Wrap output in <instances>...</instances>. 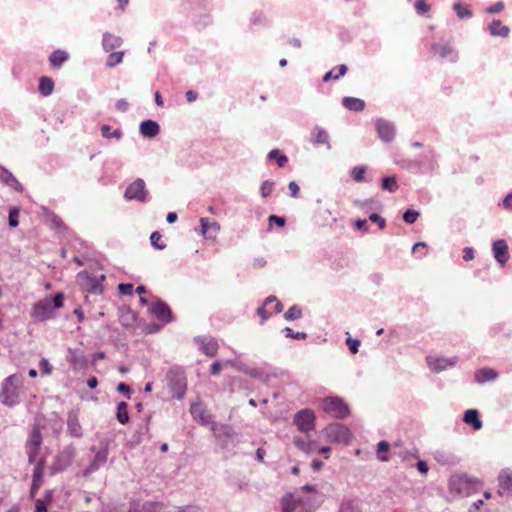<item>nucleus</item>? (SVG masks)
Instances as JSON below:
<instances>
[{
  "label": "nucleus",
  "mask_w": 512,
  "mask_h": 512,
  "mask_svg": "<svg viewBox=\"0 0 512 512\" xmlns=\"http://www.w3.org/2000/svg\"><path fill=\"white\" fill-rule=\"evenodd\" d=\"M322 502V496L313 494L310 497H295L292 493L285 494L280 501L281 512H313Z\"/></svg>",
  "instance_id": "f257e3e1"
},
{
  "label": "nucleus",
  "mask_w": 512,
  "mask_h": 512,
  "mask_svg": "<svg viewBox=\"0 0 512 512\" xmlns=\"http://www.w3.org/2000/svg\"><path fill=\"white\" fill-rule=\"evenodd\" d=\"M22 384V375L13 374L8 376L2 383L0 391L1 403L9 407L19 404Z\"/></svg>",
  "instance_id": "f03ea898"
},
{
  "label": "nucleus",
  "mask_w": 512,
  "mask_h": 512,
  "mask_svg": "<svg viewBox=\"0 0 512 512\" xmlns=\"http://www.w3.org/2000/svg\"><path fill=\"white\" fill-rule=\"evenodd\" d=\"M167 386L175 399H182L187 390V379L185 371L180 366H172L166 374Z\"/></svg>",
  "instance_id": "7ed1b4c3"
},
{
  "label": "nucleus",
  "mask_w": 512,
  "mask_h": 512,
  "mask_svg": "<svg viewBox=\"0 0 512 512\" xmlns=\"http://www.w3.org/2000/svg\"><path fill=\"white\" fill-rule=\"evenodd\" d=\"M75 455V446L73 444L66 445L56 454L53 463L49 467V475L54 476L57 473L66 470L73 463Z\"/></svg>",
  "instance_id": "20e7f679"
},
{
  "label": "nucleus",
  "mask_w": 512,
  "mask_h": 512,
  "mask_svg": "<svg viewBox=\"0 0 512 512\" xmlns=\"http://www.w3.org/2000/svg\"><path fill=\"white\" fill-rule=\"evenodd\" d=\"M41 445H42L41 431H40L39 425L35 424L32 427L29 437L25 444L28 461L30 463L36 462L37 457L39 455Z\"/></svg>",
  "instance_id": "39448f33"
},
{
  "label": "nucleus",
  "mask_w": 512,
  "mask_h": 512,
  "mask_svg": "<svg viewBox=\"0 0 512 512\" xmlns=\"http://www.w3.org/2000/svg\"><path fill=\"white\" fill-rule=\"evenodd\" d=\"M323 410L337 419L346 418L349 413V407L338 397H327L323 401Z\"/></svg>",
  "instance_id": "423d86ee"
},
{
  "label": "nucleus",
  "mask_w": 512,
  "mask_h": 512,
  "mask_svg": "<svg viewBox=\"0 0 512 512\" xmlns=\"http://www.w3.org/2000/svg\"><path fill=\"white\" fill-rule=\"evenodd\" d=\"M31 317L38 322H43L55 316L51 307V297L36 302L31 308Z\"/></svg>",
  "instance_id": "0eeeda50"
},
{
  "label": "nucleus",
  "mask_w": 512,
  "mask_h": 512,
  "mask_svg": "<svg viewBox=\"0 0 512 512\" xmlns=\"http://www.w3.org/2000/svg\"><path fill=\"white\" fill-rule=\"evenodd\" d=\"M147 190L143 179L137 178L125 190L124 197L127 200H136L145 202L147 200Z\"/></svg>",
  "instance_id": "6e6552de"
},
{
  "label": "nucleus",
  "mask_w": 512,
  "mask_h": 512,
  "mask_svg": "<svg viewBox=\"0 0 512 512\" xmlns=\"http://www.w3.org/2000/svg\"><path fill=\"white\" fill-rule=\"evenodd\" d=\"M326 436L334 442H347L351 438L348 427L341 423H332L325 427Z\"/></svg>",
  "instance_id": "1a4fd4ad"
},
{
  "label": "nucleus",
  "mask_w": 512,
  "mask_h": 512,
  "mask_svg": "<svg viewBox=\"0 0 512 512\" xmlns=\"http://www.w3.org/2000/svg\"><path fill=\"white\" fill-rule=\"evenodd\" d=\"M77 277L81 281V287L83 290L95 295L103 293V286L96 276H92L88 272L82 271Z\"/></svg>",
  "instance_id": "9d476101"
},
{
  "label": "nucleus",
  "mask_w": 512,
  "mask_h": 512,
  "mask_svg": "<svg viewBox=\"0 0 512 512\" xmlns=\"http://www.w3.org/2000/svg\"><path fill=\"white\" fill-rule=\"evenodd\" d=\"M294 423L302 432H309L314 429L315 415L310 409H303L295 414Z\"/></svg>",
  "instance_id": "9b49d317"
},
{
  "label": "nucleus",
  "mask_w": 512,
  "mask_h": 512,
  "mask_svg": "<svg viewBox=\"0 0 512 512\" xmlns=\"http://www.w3.org/2000/svg\"><path fill=\"white\" fill-rule=\"evenodd\" d=\"M194 342L199 345L200 350L207 356L214 357L218 353L219 345L212 336H197Z\"/></svg>",
  "instance_id": "f8f14e48"
},
{
  "label": "nucleus",
  "mask_w": 512,
  "mask_h": 512,
  "mask_svg": "<svg viewBox=\"0 0 512 512\" xmlns=\"http://www.w3.org/2000/svg\"><path fill=\"white\" fill-rule=\"evenodd\" d=\"M492 251L495 260L504 266L509 260V248L504 239H499L493 242Z\"/></svg>",
  "instance_id": "ddd939ff"
},
{
  "label": "nucleus",
  "mask_w": 512,
  "mask_h": 512,
  "mask_svg": "<svg viewBox=\"0 0 512 512\" xmlns=\"http://www.w3.org/2000/svg\"><path fill=\"white\" fill-rule=\"evenodd\" d=\"M375 125L381 140L391 142L394 139L395 126L393 123L384 119H377Z\"/></svg>",
  "instance_id": "4468645a"
},
{
  "label": "nucleus",
  "mask_w": 512,
  "mask_h": 512,
  "mask_svg": "<svg viewBox=\"0 0 512 512\" xmlns=\"http://www.w3.org/2000/svg\"><path fill=\"white\" fill-rule=\"evenodd\" d=\"M458 361V357H452V358H445V357H438V358H432L427 357V363L430 367V369L436 373H439L443 370H445L448 367H453Z\"/></svg>",
  "instance_id": "2eb2a0df"
},
{
  "label": "nucleus",
  "mask_w": 512,
  "mask_h": 512,
  "mask_svg": "<svg viewBox=\"0 0 512 512\" xmlns=\"http://www.w3.org/2000/svg\"><path fill=\"white\" fill-rule=\"evenodd\" d=\"M152 314L160 321L169 323L172 321V312L169 306L163 301L153 303L151 307Z\"/></svg>",
  "instance_id": "dca6fc26"
},
{
  "label": "nucleus",
  "mask_w": 512,
  "mask_h": 512,
  "mask_svg": "<svg viewBox=\"0 0 512 512\" xmlns=\"http://www.w3.org/2000/svg\"><path fill=\"white\" fill-rule=\"evenodd\" d=\"M67 432L70 436L80 438L83 435V429L79 422V416L76 411H70L67 416Z\"/></svg>",
  "instance_id": "f3484780"
},
{
  "label": "nucleus",
  "mask_w": 512,
  "mask_h": 512,
  "mask_svg": "<svg viewBox=\"0 0 512 512\" xmlns=\"http://www.w3.org/2000/svg\"><path fill=\"white\" fill-rule=\"evenodd\" d=\"M41 210L45 218V221L51 226V228L60 232H64L67 230V226L61 220V218L58 215H56L52 210L44 206L41 207Z\"/></svg>",
  "instance_id": "a211bd4d"
},
{
  "label": "nucleus",
  "mask_w": 512,
  "mask_h": 512,
  "mask_svg": "<svg viewBox=\"0 0 512 512\" xmlns=\"http://www.w3.org/2000/svg\"><path fill=\"white\" fill-rule=\"evenodd\" d=\"M139 131L143 137L151 139L159 134L160 126L156 121L147 119L140 123Z\"/></svg>",
  "instance_id": "6ab92c4d"
},
{
  "label": "nucleus",
  "mask_w": 512,
  "mask_h": 512,
  "mask_svg": "<svg viewBox=\"0 0 512 512\" xmlns=\"http://www.w3.org/2000/svg\"><path fill=\"white\" fill-rule=\"evenodd\" d=\"M0 181L14 188L18 192L23 191V186L21 185V183L14 177V175L8 169H6L2 165H0Z\"/></svg>",
  "instance_id": "aec40b11"
},
{
  "label": "nucleus",
  "mask_w": 512,
  "mask_h": 512,
  "mask_svg": "<svg viewBox=\"0 0 512 512\" xmlns=\"http://www.w3.org/2000/svg\"><path fill=\"white\" fill-rule=\"evenodd\" d=\"M122 43H123V40L119 36H116L109 32H105L103 34L102 45H103V49L106 52H110V51L114 50L115 48L120 47L122 45Z\"/></svg>",
  "instance_id": "412c9836"
},
{
  "label": "nucleus",
  "mask_w": 512,
  "mask_h": 512,
  "mask_svg": "<svg viewBox=\"0 0 512 512\" xmlns=\"http://www.w3.org/2000/svg\"><path fill=\"white\" fill-rule=\"evenodd\" d=\"M498 378V373L492 368H481L475 372V381L479 384L494 381Z\"/></svg>",
  "instance_id": "4be33fe9"
},
{
  "label": "nucleus",
  "mask_w": 512,
  "mask_h": 512,
  "mask_svg": "<svg viewBox=\"0 0 512 512\" xmlns=\"http://www.w3.org/2000/svg\"><path fill=\"white\" fill-rule=\"evenodd\" d=\"M311 142L316 145L325 144L328 149L331 148L328 132L318 126L314 128L311 134Z\"/></svg>",
  "instance_id": "5701e85b"
},
{
  "label": "nucleus",
  "mask_w": 512,
  "mask_h": 512,
  "mask_svg": "<svg viewBox=\"0 0 512 512\" xmlns=\"http://www.w3.org/2000/svg\"><path fill=\"white\" fill-rule=\"evenodd\" d=\"M108 451L106 448L100 449L94 460L90 463L89 467L86 469L84 476H87L88 472L96 471L100 466L104 465L107 461Z\"/></svg>",
  "instance_id": "b1692460"
},
{
  "label": "nucleus",
  "mask_w": 512,
  "mask_h": 512,
  "mask_svg": "<svg viewBox=\"0 0 512 512\" xmlns=\"http://www.w3.org/2000/svg\"><path fill=\"white\" fill-rule=\"evenodd\" d=\"M162 504L158 502H146L143 505L132 504L128 512H161Z\"/></svg>",
  "instance_id": "393cba45"
},
{
  "label": "nucleus",
  "mask_w": 512,
  "mask_h": 512,
  "mask_svg": "<svg viewBox=\"0 0 512 512\" xmlns=\"http://www.w3.org/2000/svg\"><path fill=\"white\" fill-rule=\"evenodd\" d=\"M463 421L473 427L474 430L482 428V421L479 418V412L476 409H469L464 413Z\"/></svg>",
  "instance_id": "a878e982"
},
{
  "label": "nucleus",
  "mask_w": 512,
  "mask_h": 512,
  "mask_svg": "<svg viewBox=\"0 0 512 512\" xmlns=\"http://www.w3.org/2000/svg\"><path fill=\"white\" fill-rule=\"evenodd\" d=\"M342 104L346 109L355 112H361L365 108L364 100L355 97H344Z\"/></svg>",
  "instance_id": "bb28decb"
},
{
  "label": "nucleus",
  "mask_w": 512,
  "mask_h": 512,
  "mask_svg": "<svg viewBox=\"0 0 512 512\" xmlns=\"http://www.w3.org/2000/svg\"><path fill=\"white\" fill-rule=\"evenodd\" d=\"M489 32L492 36L507 37L510 32V28L503 25L500 20H493L489 25Z\"/></svg>",
  "instance_id": "cd10ccee"
},
{
  "label": "nucleus",
  "mask_w": 512,
  "mask_h": 512,
  "mask_svg": "<svg viewBox=\"0 0 512 512\" xmlns=\"http://www.w3.org/2000/svg\"><path fill=\"white\" fill-rule=\"evenodd\" d=\"M68 60V53L63 50H55L49 56V62L52 67H60Z\"/></svg>",
  "instance_id": "c85d7f7f"
},
{
  "label": "nucleus",
  "mask_w": 512,
  "mask_h": 512,
  "mask_svg": "<svg viewBox=\"0 0 512 512\" xmlns=\"http://www.w3.org/2000/svg\"><path fill=\"white\" fill-rule=\"evenodd\" d=\"M53 89H54V82L51 78L46 77V76H43L40 78L38 90L42 96L47 97V96L51 95L53 92Z\"/></svg>",
  "instance_id": "c756f323"
},
{
  "label": "nucleus",
  "mask_w": 512,
  "mask_h": 512,
  "mask_svg": "<svg viewBox=\"0 0 512 512\" xmlns=\"http://www.w3.org/2000/svg\"><path fill=\"white\" fill-rule=\"evenodd\" d=\"M52 499L51 491H46L42 498H38L35 502V512H47V507Z\"/></svg>",
  "instance_id": "7c9ffc66"
},
{
  "label": "nucleus",
  "mask_w": 512,
  "mask_h": 512,
  "mask_svg": "<svg viewBox=\"0 0 512 512\" xmlns=\"http://www.w3.org/2000/svg\"><path fill=\"white\" fill-rule=\"evenodd\" d=\"M116 418L121 424L129 422L128 405L126 402H119L117 405Z\"/></svg>",
  "instance_id": "2f4dec72"
},
{
  "label": "nucleus",
  "mask_w": 512,
  "mask_h": 512,
  "mask_svg": "<svg viewBox=\"0 0 512 512\" xmlns=\"http://www.w3.org/2000/svg\"><path fill=\"white\" fill-rule=\"evenodd\" d=\"M268 159L276 160L279 167H284L288 162V158L282 154L278 149H272L268 153Z\"/></svg>",
  "instance_id": "473e14b6"
},
{
  "label": "nucleus",
  "mask_w": 512,
  "mask_h": 512,
  "mask_svg": "<svg viewBox=\"0 0 512 512\" xmlns=\"http://www.w3.org/2000/svg\"><path fill=\"white\" fill-rule=\"evenodd\" d=\"M302 317V310L299 306H291L284 314V319L287 321H294Z\"/></svg>",
  "instance_id": "72a5a7b5"
},
{
  "label": "nucleus",
  "mask_w": 512,
  "mask_h": 512,
  "mask_svg": "<svg viewBox=\"0 0 512 512\" xmlns=\"http://www.w3.org/2000/svg\"><path fill=\"white\" fill-rule=\"evenodd\" d=\"M453 9L459 18H469L472 16V12L468 6H464L460 1L453 5Z\"/></svg>",
  "instance_id": "f704fd0d"
},
{
  "label": "nucleus",
  "mask_w": 512,
  "mask_h": 512,
  "mask_svg": "<svg viewBox=\"0 0 512 512\" xmlns=\"http://www.w3.org/2000/svg\"><path fill=\"white\" fill-rule=\"evenodd\" d=\"M102 136L106 139L115 138L120 140L122 137V131L120 129H116L113 132L111 131V127L109 125H102L101 127Z\"/></svg>",
  "instance_id": "c9c22d12"
},
{
  "label": "nucleus",
  "mask_w": 512,
  "mask_h": 512,
  "mask_svg": "<svg viewBox=\"0 0 512 512\" xmlns=\"http://www.w3.org/2000/svg\"><path fill=\"white\" fill-rule=\"evenodd\" d=\"M432 51L438 54L441 58H446L453 53V49L449 45H432Z\"/></svg>",
  "instance_id": "e433bc0d"
},
{
  "label": "nucleus",
  "mask_w": 512,
  "mask_h": 512,
  "mask_svg": "<svg viewBox=\"0 0 512 512\" xmlns=\"http://www.w3.org/2000/svg\"><path fill=\"white\" fill-rule=\"evenodd\" d=\"M382 188L389 192H395L398 189V184L395 176H388L382 179Z\"/></svg>",
  "instance_id": "4c0bfd02"
},
{
  "label": "nucleus",
  "mask_w": 512,
  "mask_h": 512,
  "mask_svg": "<svg viewBox=\"0 0 512 512\" xmlns=\"http://www.w3.org/2000/svg\"><path fill=\"white\" fill-rule=\"evenodd\" d=\"M389 447H390V444L385 440H382L377 444V457L380 461H382V462L388 461V456L386 454H383V452L388 451Z\"/></svg>",
  "instance_id": "58836bf2"
},
{
  "label": "nucleus",
  "mask_w": 512,
  "mask_h": 512,
  "mask_svg": "<svg viewBox=\"0 0 512 512\" xmlns=\"http://www.w3.org/2000/svg\"><path fill=\"white\" fill-rule=\"evenodd\" d=\"M124 52L118 51V52H112L109 54L106 65L110 68L116 66L117 64L122 62Z\"/></svg>",
  "instance_id": "ea45409f"
},
{
  "label": "nucleus",
  "mask_w": 512,
  "mask_h": 512,
  "mask_svg": "<svg viewBox=\"0 0 512 512\" xmlns=\"http://www.w3.org/2000/svg\"><path fill=\"white\" fill-rule=\"evenodd\" d=\"M161 237H162V235L158 231L152 232V234L150 236L151 245L157 250H163L166 248V244L163 242H160Z\"/></svg>",
  "instance_id": "a19ab883"
},
{
  "label": "nucleus",
  "mask_w": 512,
  "mask_h": 512,
  "mask_svg": "<svg viewBox=\"0 0 512 512\" xmlns=\"http://www.w3.org/2000/svg\"><path fill=\"white\" fill-rule=\"evenodd\" d=\"M347 72V66L344 65V64H341L338 66V74L336 75H333V71H329L327 72L324 77H323V81L324 82H327L329 81L331 78H334V79H339L341 76L345 75Z\"/></svg>",
  "instance_id": "79ce46f5"
},
{
  "label": "nucleus",
  "mask_w": 512,
  "mask_h": 512,
  "mask_svg": "<svg viewBox=\"0 0 512 512\" xmlns=\"http://www.w3.org/2000/svg\"><path fill=\"white\" fill-rule=\"evenodd\" d=\"M19 208L13 207L9 210L8 220H9V226L12 228H15L18 226V216H19Z\"/></svg>",
  "instance_id": "37998d69"
},
{
  "label": "nucleus",
  "mask_w": 512,
  "mask_h": 512,
  "mask_svg": "<svg viewBox=\"0 0 512 512\" xmlns=\"http://www.w3.org/2000/svg\"><path fill=\"white\" fill-rule=\"evenodd\" d=\"M419 216V212L413 209H408L403 214V220L407 224H413L416 222L417 218Z\"/></svg>",
  "instance_id": "c03bdc74"
},
{
  "label": "nucleus",
  "mask_w": 512,
  "mask_h": 512,
  "mask_svg": "<svg viewBox=\"0 0 512 512\" xmlns=\"http://www.w3.org/2000/svg\"><path fill=\"white\" fill-rule=\"evenodd\" d=\"M366 168L364 166L354 167L351 171V176L356 182H362L364 180Z\"/></svg>",
  "instance_id": "a18cd8bd"
},
{
  "label": "nucleus",
  "mask_w": 512,
  "mask_h": 512,
  "mask_svg": "<svg viewBox=\"0 0 512 512\" xmlns=\"http://www.w3.org/2000/svg\"><path fill=\"white\" fill-rule=\"evenodd\" d=\"M283 332L285 333V336L287 338H292V339H301V340H304L307 338V334L305 332H294L291 328L289 327H285L283 329Z\"/></svg>",
  "instance_id": "49530a36"
},
{
  "label": "nucleus",
  "mask_w": 512,
  "mask_h": 512,
  "mask_svg": "<svg viewBox=\"0 0 512 512\" xmlns=\"http://www.w3.org/2000/svg\"><path fill=\"white\" fill-rule=\"evenodd\" d=\"M44 459L36 460V465L33 469L32 480H41L43 473Z\"/></svg>",
  "instance_id": "de8ad7c7"
},
{
  "label": "nucleus",
  "mask_w": 512,
  "mask_h": 512,
  "mask_svg": "<svg viewBox=\"0 0 512 512\" xmlns=\"http://www.w3.org/2000/svg\"><path fill=\"white\" fill-rule=\"evenodd\" d=\"M274 183L272 181L266 180L261 185V195L264 198H267L271 195L273 190Z\"/></svg>",
  "instance_id": "09e8293b"
},
{
  "label": "nucleus",
  "mask_w": 512,
  "mask_h": 512,
  "mask_svg": "<svg viewBox=\"0 0 512 512\" xmlns=\"http://www.w3.org/2000/svg\"><path fill=\"white\" fill-rule=\"evenodd\" d=\"M63 293H56L53 298H51V307L53 306L56 309H59L63 306Z\"/></svg>",
  "instance_id": "8fccbe9b"
},
{
  "label": "nucleus",
  "mask_w": 512,
  "mask_h": 512,
  "mask_svg": "<svg viewBox=\"0 0 512 512\" xmlns=\"http://www.w3.org/2000/svg\"><path fill=\"white\" fill-rule=\"evenodd\" d=\"M118 290L122 295H132L133 285L131 283H120L118 285Z\"/></svg>",
  "instance_id": "3c124183"
},
{
  "label": "nucleus",
  "mask_w": 512,
  "mask_h": 512,
  "mask_svg": "<svg viewBox=\"0 0 512 512\" xmlns=\"http://www.w3.org/2000/svg\"><path fill=\"white\" fill-rule=\"evenodd\" d=\"M499 494L500 495H512V482H501L500 488H499Z\"/></svg>",
  "instance_id": "603ef678"
},
{
  "label": "nucleus",
  "mask_w": 512,
  "mask_h": 512,
  "mask_svg": "<svg viewBox=\"0 0 512 512\" xmlns=\"http://www.w3.org/2000/svg\"><path fill=\"white\" fill-rule=\"evenodd\" d=\"M415 9L418 13H426L430 10V5L425 2V0H417L415 4Z\"/></svg>",
  "instance_id": "864d4df0"
},
{
  "label": "nucleus",
  "mask_w": 512,
  "mask_h": 512,
  "mask_svg": "<svg viewBox=\"0 0 512 512\" xmlns=\"http://www.w3.org/2000/svg\"><path fill=\"white\" fill-rule=\"evenodd\" d=\"M369 220L372 221V222H375L378 224L379 228L380 229H384L385 226H386V221L384 218H382L379 214L377 213H372L370 216H369Z\"/></svg>",
  "instance_id": "5fc2aeb1"
},
{
  "label": "nucleus",
  "mask_w": 512,
  "mask_h": 512,
  "mask_svg": "<svg viewBox=\"0 0 512 512\" xmlns=\"http://www.w3.org/2000/svg\"><path fill=\"white\" fill-rule=\"evenodd\" d=\"M346 343L349 346L351 353L355 354L359 350L360 341L358 339L347 338Z\"/></svg>",
  "instance_id": "6e6d98bb"
},
{
  "label": "nucleus",
  "mask_w": 512,
  "mask_h": 512,
  "mask_svg": "<svg viewBox=\"0 0 512 512\" xmlns=\"http://www.w3.org/2000/svg\"><path fill=\"white\" fill-rule=\"evenodd\" d=\"M504 9V3L499 1L494 5H491L486 8V12L489 14L499 13Z\"/></svg>",
  "instance_id": "4d7b16f0"
},
{
  "label": "nucleus",
  "mask_w": 512,
  "mask_h": 512,
  "mask_svg": "<svg viewBox=\"0 0 512 512\" xmlns=\"http://www.w3.org/2000/svg\"><path fill=\"white\" fill-rule=\"evenodd\" d=\"M134 319H135L134 314L132 313V311H130L128 309L126 314H123L121 316L122 325L125 326V327H128V326H130V320L133 321Z\"/></svg>",
  "instance_id": "13d9d810"
},
{
  "label": "nucleus",
  "mask_w": 512,
  "mask_h": 512,
  "mask_svg": "<svg viewBox=\"0 0 512 512\" xmlns=\"http://www.w3.org/2000/svg\"><path fill=\"white\" fill-rule=\"evenodd\" d=\"M266 306L262 305L257 308V314L261 318V324H264V322L270 317V314L265 309Z\"/></svg>",
  "instance_id": "bf43d9fd"
},
{
  "label": "nucleus",
  "mask_w": 512,
  "mask_h": 512,
  "mask_svg": "<svg viewBox=\"0 0 512 512\" xmlns=\"http://www.w3.org/2000/svg\"><path fill=\"white\" fill-rule=\"evenodd\" d=\"M268 221L269 223H276V225H278L279 227H283L286 223V220L284 217H279V216H276V215H270L269 218H268Z\"/></svg>",
  "instance_id": "052dcab7"
},
{
  "label": "nucleus",
  "mask_w": 512,
  "mask_h": 512,
  "mask_svg": "<svg viewBox=\"0 0 512 512\" xmlns=\"http://www.w3.org/2000/svg\"><path fill=\"white\" fill-rule=\"evenodd\" d=\"M497 480H512V470L509 468L501 470Z\"/></svg>",
  "instance_id": "680f3d73"
},
{
  "label": "nucleus",
  "mask_w": 512,
  "mask_h": 512,
  "mask_svg": "<svg viewBox=\"0 0 512 512\" xmlns=\"http://www.w3.org/2000/svg\"><path fill=\"white\" fill-rule=\"evenodd\" d=\"M40 367L42 369L43 374L50 375L52 372V368L47 359L42 358L40 361Z\"/></svg>",
  "instance_id": "e2e57ef3"
},
{
  "label": "nucleus",
  "mask_w": 512,
  "mask_h": 512,
  "mask_svg": "<svg viewBox=\"0 0 512 512\" xmlns=\"http://www.w3.org/2000/svg\"><path fill=\"white\" fill-rule=\"evenodd\" d=\"M340 512H359V510L353 503L348 502L341 506Z\"/></svg>",
  "instance_id": "0e129e2a"
},
{
  "label": "nucleus",
  "mask_w": 512,
  "mask_h": 512,
  "mask_svg": "<svg viewBox=\"0 0 512 512\" xmlns=\"http://www.w3.org/2000/svg\"><path fill=\"white\" fill-rule=\"evenodd\" d=\"M116 109L120 112H126L129 107V103L125 99H119L116 102Z\"/></svg>",
  "instance_id": "69168bd1"
},
{
  "label": "nucleus",
  "mask_w": 512,
  "mask_h": 512,
  "mask_svg": "<svg viewBox=\"0 0 512 512\" xmlns=\"http://www.w3.org/2000/svg\"><path fill=\"white\" fill-rule=\"evenodd\" d=\"M288 188L290 190V194L293 198H296L298 197V194H299V186L298 184L295 182V181H291L289 184H288Z\"/></svg>",
  "instance_id": "338daca9"
},
{
  "label": "nucleus",
  "mask_w": 512,
  "mask_h": 512,
  "mask_svg": "<svg viewBox=\"0 0 512 512\" xmlns=\"http://www.w3.org/2000/svg\"><path fill=\"white\" fill-rule=\"evenodd\" d=\"M416 467L418 471L423 475H425L429 470L428 464L424 460H418Z\"/></svg>",
  "instance_id": "774afa93"
}]
</instances>
